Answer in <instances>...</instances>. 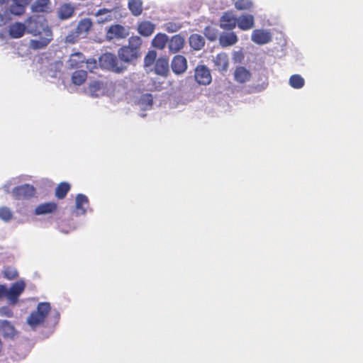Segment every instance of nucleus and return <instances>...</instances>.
Instances as JSON below:
<instances>
[{
    "label": "nucleus",
    "mask_w": 363,
    "mask_h": 363,
    "mask_svg": "<svg viewBox=\"0 0 363 363\" xmlns=\"http://www.w3.org/2000/svg\"><path fill=\"white\" fill-rule=\"evenodd\" d=\"M27 32L34 36L39 35V39L30 40V48L33 50L45 48L52 40L51 29L46 24L44 17L40 16H30L26 21Z\"/></svg>",
    "instance_id": "nucleus-1"
},
{
    "label": "nucleus",
    "mask_w": 363,
    "mask_h": 363,
    "mask_svg": "<svg viewBox=\"0 0 363 363\" xmlns=\"http://www.w3.org/2000/svg\"><path fill=\"white\" fill-rule=\"evenodd\" d=\"M143 40L138 35H133L128 39V44L120 48L118 56L123 65L135 62L141 55L140 48Z\"/></svg>",
    "instance_id": "nucleus-2"
},
{
    "label": "nucleus",
    "mask_w": 363,
    "mask_h": 363,
    "mask_svg": "<svg viewBox=\"0 0 363 363\" xmlns=\"http://www.w3.org/2000/svg\"><path fill=\"white\" fill-rule=\"evenodd\" d=\"M51 307L48 302H40L38 304L35 311H33L27 318V323L32 328L35 329L42 325L50 311Z\"/></svg>",
    "instance_id": "nucleus-3"
},
{
    "label": "nucleus",
    "mask_w": 363,
    "mask_h": 363,
    "mask_svg": "<svg viewBox=\"0 0 363 363\" xmlns=\"http://www.w3.org/2000/svg\"><path fill=\"white\" fill-rule=\"evenodd\" d=\"M99 64L102 69L118 74L123 72L127 69L126 65H123L117 56L111 52L101 55L99 59Z\"/></svg>",
    "instance_id": "nucleus-4"
},
{
    "label": "nucleus",
    "mask_w": 363,
    "mask_h": 363,
    "mask_svg": "<svg viewBox=\"0 0 363 363\" xmlns=\"http://www.w3.org/2000/svg\"><path fill=\"white\" fill-rule=\"evenodd\" d=\"M13 196L16 200H28L35 194V189L33 186L25 184L16 186L12 191Z\"/></svg>",
    "instance_id": "nucleus-5"
},
{
    "label": "nucleus",
    "mask_w": 363,
    "mask_h": 363,
    "mask_svg": "<svg viewBox=\"0 0 363 363\" xmlns=\"http://www.w3.org/2000/svg\"><path fill=\"white\" fill-rule=\"evenodd\" d=\"M91 27L92 22L89 18H86L82 19L77 26L75 30L76 35H74V34H69L66 37V40L69 43H74L75 42V38L80 35H86Z\"/></svg>",
    "instance_id": "nucleus-6"
},
{
    "label": "nucleus",
    "mask_w": 363,
    "mask_h": 363,
    "mask_svg": "<svg viewBox=\"0 0 363 363\" xmlns=\"http://www.w3.org/2000/svg\"><path fill=\"white\" fill-rule=\"evenodd\" d=\"M196 82L201 85H208L212 81L210 69L205 65H198L194 72Z\"/></svg>",
    "instance_id": "nucleus-7"
},
{
    "label": "nucleus",
    "mask_w": 363,
    "mask_h": 363,
    "mask_svg": "<svg viewBox=\"0 0 363 363\" xmlns=\"http://www.w3.org/2000/svg\"><path fill=\"white\" fill-rule=\"evenodd\" d=\"M128 35V32L127 29L120 24L111 26L106 34V37L108 40L125 38Z\"/></svg>",
    "instance_id": "nucleus-8"
},
{
    "label": "nucleus",
    "mask_w": 363,
    "mask_h": 363,
    "mask_svg": "<svg viewBox=\"0 0 363 363\" xmlns=\"http://www.w3.org/2000/svg\"><path fill=\"white\" fill-rule=\"evenodd\" d=\"M237 18L232 11H226L220 18V27L225 30H233L237 25Z\"/></svg>",
    "instance_id": "nucleus-9"
},
{
    "label": "nucleus",
    "mask_w": 363,
    "mask_h": 363,
    "mask_svg": "<svg viewBox=\"0 0 363 363\" xmlns=\"http://www.w3.org/2000/svg\"><path fill=\"white\" fill-rule=\"evenodd\" d=\"M185 39L181 34H177L168 40L169 52L175 54L180 52L184 47Z\"/></svg>",
    "instance_id": "nucleus-10"
},
{
    "label": "nucleus",
    "mask_w": 363,
    "mask_h": 363,
    "mask_svg": "<svg viewBox=\"0 0 363 363\" xmlns=\"http://www.w3.org/2000/svg\"><path fill=\"white\" fill-rule=\"evenodd\" d=\"M251 40L257 45H264L272 40V35L268 30L255 29L252 33Z\"/></svg>",
    "instance_id": "nucleus-11"
},
{
    "label": "nucleus",
    "mask_w": 363,
    "mask_h": 363,
    "mask_svg": "<svg viewBox=\"0 0 363 363\" xmlns=\"http://www.w3.org/2000/svg\"><path fill=\"white\" fill-rule=\"evenodd\" d=\"M171 67L176 74L184 73L187 69L186 59L183 55H175L172 60Z\"/></svg>",
    "instance_id": "nucleus-12"
},
{
    "label": "nucleus",
    "mask_w": 363,
    "mask_h": 363,
    "mask_svg": "<svg viewBox=\"0 0 363 363\" xmlns=\"http://www.w3.org/2000/svg\"><path fill=\"white\" fill-rule=\"evenodd\" d=\"M155 28V24L147 20L140 21L137 23V31L143 37L151 36L154 33Z\"/></svg>",
    "instance_id": "nucleus-13"
},
{
    "label": "nucleus",
    "mask_w": 363,
    "mask_h": 363,
    "mask_svg": "<svg viewBox=\"0 0 363 363\" xmlns=\"http://www.w3.org/2000/svg\"><path fill=\"white\" fill-rule=\"evenodd\" d=\"M85 61L84 55L80 52H76L70 55L67 62V67L70 69H78L82 67Z\"/></svg>",
    "instance_id": "nucleus-14"
},
{
    "label": "nucleus",
    "mask_w": 363,
    "mask_h": 363,
    "mask_svg": "<svg viewBox=\"0 0 363 363\" xmlns=\"http://www.w3.org/2000/svg\"><path fill=\"white\" fill-rule=\"evenodd\" d=\"M25 288L26 284L23 281L13 283L10 289H8V298L11 301L16 302Z\"/></svg>",
    "instance_id": "nucleus-15"
},
{
    "label": "nucleus",
    "mask_w": 363,
    "mask_h": 363,
    "mask_svg": "<svg viewBox=\"0 0 363 363\" xmlns=\"http://www.w3.org/2000/svg\"><path fill=\"white\" fill-rule=\"evenodd\" d=\"M0 333L4 338L13 339L16 335L17 330L10 321L0 320Z\"/></svg>",
    "instance_id": "nucleus-16"
},
{
    "label": "nucleus",
    "mask_w": 363,
    "mask_h": 363,
    "mask_svg": "<svg viewBox=\"0 0 363 363\" xmlns=\"http://www.w3.org/2000/svg\"><path fill=\"white\" fill-rule=\"evenodd\" d=\"M237 20L238 27L242 30H248L255 26V18L251 14L241 15Z\"/></svg>",
    "instance_id": "nucleus-17"
},
{
    "label": "nucleus",
    "mask_w": 363,
    "mask_h": 363,
    "mask_svg": "<svg viewBox=\"0 0 363 363\" xmlns=\"http://www.w3.org/2000/svg\"><path fill=\"white\" fill-rule=\"evenodd\" d=\"M26 30V23L16 22L9 26V34L12 38H20L23 36Z\"/></svg>",
    "instance_id": "nucleus-18"
},
{
    "label": "nucleus",
    "mask_w": 363,
    "mask_h": 363,
    "mask_svg": "<svg viewBox=\"0 0 363 363\" xmlns=\"http://www.w3.org/2000/svg\"><path fill=\"white\" fill-rule=\"evenodd\" d=\"M218 40L220 46L226 48L235 45L238 42V38L234 32L223 33Z\"/></svg>",
    "instance_id": "nucleus-19"
},
{
    "label": "nucleus",
    "mask_w": 363,
    "mask_h": 363,
    "mask_svg": "<svg viewBox=\"0 0 363 363\" xmlns=\"http://www.w3.org/2000/svg\"><path fill=\"white\" fill-rule=\"evenodd\" d=\"M57 209V204L55 202H47L40 203L35 209V215L40 216L52 213Z\"/></svg>",
    "instance_id": "nucleus-20"
},
{
    "label": "nucleus",
    "mask_w": 363,
    "mask_h": 363,
    "mask_svg": "<svg viewBox=\"0 0 363 363\" xmlns=\"http://www.w3.org/2000/svg\"><path fill=\"white\" fill-rule=\"evenodd\" d=\"M213 63L219 72L226 71L229 65L228 55L224 52L218 54L213 59Z\"/></svg>",
    "instance_id": "nucleus-21"
},
{
    "label": "nucleus",
    "mask_w": 363,
    "mask_h": 363,
    "mask_svg": "<svg viewBox=\"0 0 363 363\" xmlns=\"http://www.w3.org/2000/svg\"><path fill=\"white\" fill-rule=\"evenodd\" d=\"M155 72L160 76L166 77L169 72V60L166 57H160L155 64Z\"/></svg>",
    "instance_id": "nucleus-22"
},
{
    "label": "nucleus",
    "mask_w": 363,
    "mask_h": 363,
    "mask_svg": "<svg viewBox=\"0 0 363 363\" xmlns=\"http://www.w3.org/2000/svg\"><path fill=\"white\" fill-rule=\"evenodd\" d=\"M251 76L250 72L242 66L236 67L234 72L235 80L240 84H244L250 81Z\"/></svg>",
    "instance_id": "nucleus-23"
},
{
    "label": "nucleus",
    "mask_w": 363,
    "mask_h": 363,
    "mask_svg": "<svg viewBox=\"0 0 363 363\" xmlns=\"http://www.w3.org/2000/svg\"><path fill=\"white\" fill-rule=\"evenodd\" d=\"M74 13V7L71 4H62L57 11L58 18L61 20H67L72 18Z\"/></svg>",
    "instance_id": "nucleus-24"
},
{
    "label": "nucleus",
    "mask_w": 363,
    "mask_h": 363,
    "mask_svg": "<svg viewBox=\"0 0 363 363\" xmlns=\"http://www.w3.org/2000/svg\"><path fill=\"white\" fill-rule=\"evenodd\" d=\"M168 40L169 38L166 34L159 33L153 38L152 45L158 50H163L166 47V45H168Z\"/></svg>",
    "instance_id": "nucleus-25"
},
{
    "label": "nucleus",
    "mask_w": 363,
    "mask_h": 363,
    "mask_svg": "<svg viewBox=\"0 0 363 363\" xmlns=\"http://www.w3.org/2000/svg\"><path fill=\"white\" fill-rule=\"evenodd\" d=\"M190 46L195 50H201L205 45V40L199 34H191L189 39Z\"/></svg>",
    "instance_id": "nucleus-26"
},
{
    "label": "nucleus",
    "mask_w": 363,
    "mask_h": 363,
    "mask_svg": "<svg viewBox=\"0 0 363 363\" xmlns=\"http://www.w3.org/2000/svg\"><path fill=\"white\" fill-rule=\"evenodd\" d=\"M87 78V72L84 70L79 69L74 71L72 74V82L77 86L83 84Z\"/></svg>",
    "instance_id": "nucleus-27"
},
{
    "label": "nucleus",
    "mask_w": 363,
    "mask_h": 363,
    "mask_svg": "<svg viewBox=\"0 0 363 363\" xmlns=\"http://www.w3.org/2000/svg\"><path fill=\"white\" fill-rule=\"evenodd\" d=\"M50 0H37L32 6V9L38 13H47L50 11Z\"/></svg>",
    "instance_id": "nucleus-28"
},
{
    "label": "nucleus",
    "mask_w": 363,
    "mask_h": 363,
    "mask_svg": "<svg viewBox=\"0 0 363 363\" xmlns=\"http://www.w3.org/2000/svg\"><path fill=\"white\" fill-rule=\"evenodd\" d=\"M128 9L132 15L134 16H139L143 10L142 0H129Z\"/></svg>",
    "instance_id": "nucleus-29"
},
{
    "label": "nucleus",
    "mask_w": 363,
    "mask_h": 363,
    "mask_svg": "<svg viewBox=\"0 0 363 363\" xmlns=\"http://www.w3.org/2000/svg\"><path fill=\"white\" fill-rule=\"evenodd\" d=\"M89 204V199L86 196L79 194L76 196V209L81 213H86V206Z\"/></svg>",
    "instance_id": "nucleus-30"
},
{
    "label": "nucleus",
    "mask_w": 363,
    "mask_h": 363,
    "mask_svg": "<svg viewBox=\"0 0 363 363\" xmlns=\"http://www.w3.org/2000/svg\"><path fill=\"white\" fill-rule=\"evenodd\" d=\"M70 190V185L67 182L60 183L55 189V196L59 199H63Z\"/></svg>",
    "instance_id": "nucleus-31"
},
{
    "label": "nucleus",
    "mask_w": 363,
    "mask_h": 363,
    "mask_svg": "<svg viewBox=\"0 0 363 363\" xmlns=\"http://www.w3.org/2000/svg\"><path fill=\"white\" fill-rule=\"evenodd\" d=\"M111 12V10L107 9H99L96 13V16H98L97 23H104L106 22L111 21L113 18L112 16L110 14Z\"/></svg>",
    "instance_id": "nucleus-32"
},
{
    "label": "nucleus",
    "mask_w": 363,
    "mask_h": 363,
    "mask_svg": "<svg viewBox=\"0 0 363 363\" xmlns=\"http://www.w3.org/2000/svg\"><path fill=\"white\" fill-rule=\"evenodd\" d=\"M234 6L238 11H250L253 9L254 4L252 0H237L234 3Z\"/></svg>",
    "instance_id": "nucleus-33"
},
{
    "label": "nucleus",
    "mask_w": 363,
    "mask_h": 363,
    "mask_svg": "<svg viewBox=\"0 0 363 363\" xmlns=\"http://www.w3.org/2000/svg\"><path fill=\"white\" fill-rule=\"evenodd\" d=\"M304 79L299 74H294L289 79V84L294 89H301L304 86Z\"/></svg>",
    "instance_id": "nucleus-34"
},
{
    "label": "nucleus",
    "mask_w": 363,
    "mask_h": 363,
    "mask_svg": "<svg viewBox=\"0 0 363 363\" xmlns=\"http://www.w3.org/2000/svg\"><path fill=\"white\" fill-rule=\"evenodd\" d=\"M183 25L181 23H177L173 21L167 22L163 25L164 30L169 33H176L182 28Z\"/></svg>",
    "instance_id": "nucleus-35"
},
{
    "label": "nucleus",
    "mask_w": 363,
    "mask_h": 363,
    "mask_svg": "<svg viewBox=\"0 0 363 363\" xmlns=\"http://www.w3.org/2000/svg\"><path fill=\"white\" fill-rule=\"evenodd\" d=\"M157 60V52L155 50H150L145 56L144 65L145 67H150L154 63L155 64Z\"/></svg>",
    "instance_id": "nucleus-36"
},
{
    "label": "nucleus",
    "mask_w": 363,
    "mask_h": 363,
    "mask_svg": "<svg viewBox=\"0 0 363 363\" xmlns=\"http://www.w3.org/2000/svg\"><path fill=\"white\" fill-rule=\"evenodd\" d=\"M104 87V84L101 82L95 81L91 83L89 85V90L92 96H97V91L102 89Z\"/></svg>",
    "instance_id": "nucleus-37"
},
{
    "label": "nucleus",
    "mask_w": 363,
    "mask_h": 363,
    "mask_svg": "<svg viewBox=\"0 0 363 363\" xmlns=\"http://www.w3.org/2000/svg\"><path fill=\"white\" fill-rule=\"evenodd\" d=\"M204 35L211 41H214L218 38L217 30L210 26H207L205 28Z\"/></svg>",
    "instance_id": "nucleus-38"
},
{
    "label": "nucleus",
    "mask_w": 363,
    "mask_h": 363,
    "mask_svg": "<svg viewBox=\"0 0 363 363\" xmlns=\"http://www.w3.org/2000/svg\"><path fill=\"white\" fill-rule=\"evenodd\" d=\"M140 104L145 107H152L153 104V96L151 94H143L140 99Z\"/></svg>",
    "instance_id": "nucleus-39"
},
{
    "label": "nucleus",
    "mask_w": 363,
    "mask_h": 363,
    "mask_svg": "<svg viewBox=\"0 0 363 363\" xmlns=\"http://www.w3.org/2000/svg\"><path fill=\"white\" fill-rule=\"evenodd\" d=\"M13 217V213L7 207L0 208V218L4 221H9Z\"/></svg>",
    "instance_id": "nucleus-40"
},
{
    "label": "nucleus",
    "mask_w": 363,
    "mask_h": 363,
    "mask_svg": "<svg viewBox=\"0 0 363 363\" xmlns=\"http://www.w3.org/2000/svg\"><path fill=\"white\" fill-rule=\"evenodd\" d=\"M4 274L6 278L10 280L16 279L18 275L16 270L9 267H7L4 269Z\"/></svg>",
    "instance_id": "nucleus-41"
},
{
    "label": "nucleus",
    "mask_w": 363,
    "mask_h": 363,
    "mask_svg": "<svg viewBox=\"0 0 363 363\" xmlns=\"http://www.w3.org/2000/svg\"><path fill=\"white\" fill-rule=\"evenodd\" d=\"M25 11V7L21 4H16L12 6L11 8V12L15 15H21Z\"/></svg>",
    "instance_id": "nucleus-42"
},
{
    "label": "nucleus",
    "mask_w": 363,
    "mask_h": 363,
    "mask_svg": "<svg viewBox=\"0 0 363 363\" xmlns=\"http://www.w3.org/2000/svg\"><path fill=\"white\" fill-rule=\"evenodd\" d=\"M13 313L12 310L8 306H4L0 308V315L1 316H6V317H12Z\"/></svg>",
    "instance_id": "nucleus-43"
},
{
    "label": "nucleus",
    "mask_w": 363,
    "mask_h": 363,
    "mask_svg": "<svg viewBox=\"0 0 363 363\" xmlns=\"http://www.w3.org/2000/svg\"><path fill=\"white\" fill-rule=\"evenodd\" d=\"M85 62L87 65V69L90 72H93V69H94L97 67V63L95 60L88 59V60H86Z\"/></svg>",
    "instance_id": "nucleus-44"
},
{
    "label": "nucleus",
    "mask_w": 363,
    "mask_h": 363,
    "mask_svg": "<svg viewBox=\"0 0 363 363\" xmlns=\"http://www.w3.org/2000/svg\"><path fill=\"white\" fill-rule=\"evenodd\" d=\"M8 298V289L3 285H0V298Z\"/></svg>",
    "instance_id": "nucleus-45"
},
{
    "label": "nucleus",
    "mask_w": 363,
    "mask_h": 363,
    "mask_svg": "<svg viewBox=\"0 0 363 363\" xmlns=\"http://www.w3.org/2000/svg\"><path fill=\"white\" fill-rule=\"evenodd\" d=\"M55 65L56 67H60L62 66V63L61 62H56Z\"/></svg>",
    "instance_id": "nucleus-46"
},
{
    "label": "nucleus",
    "mask_w": 363,
    "mask_h": 363,
    "mask_svg": "<svg viewBox=\"0 0 363 363\" xmlns=\"http://www.w3.org/2000/svg\"><path fill=\"white\" fill-rule=\"evenodd\" d=\"M9 0H0V4L7 3Z\"/></svg>",
    "instance_id": "nucleus-47"
},
{
    "label": "nucleus",
    "mask_w": 363,
    "mask_h": 363,
    "mask_svg": "<svg viewBox=\"0 0 363 363\" xmlns=\"http://www.w3.org/2000/svg\"><path fill=\"white\" fill-rule=\"evenodd\" d=\"M56 318H57V319L60 318V314L58 313H56Z\"/></svg>",
    "instance_id": "nucleus-48"
}]
</instances>
